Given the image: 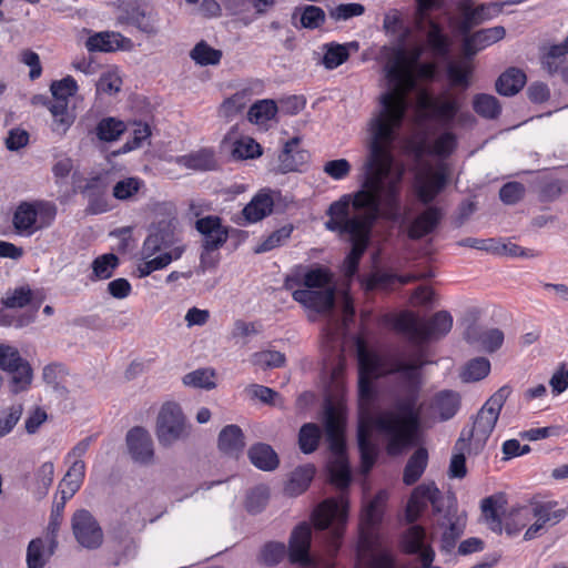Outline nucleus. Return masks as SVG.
<instances>
[{"instance_id":"obj_1","label":"nucleus","mask_w":568,"mask_h":568,"mask_svg":"<svg viewBox=\"0 0 568 568\" xmlns=\"http://www.w3.org/2000/svg\"><path fill=\"white\" fill-rule=\"evenodd\" d=\"M406 52L398 48L385 65L392 90L379 97L381 110L369 122L368 156L357 191L342 195L326 210L324 226L338 236H348L351 250L343 262L344 275L353 277L365 254L374 225L379 219L396 222L402 216V189L405 169L398 166L389 178L394 158L392 146L408 108L403 87L414 89L416 81L405 69Z\"/></svg>"},{"instance_id":"obj_2","label":"nucleus","mask_w":568,"mask_h":568,"mask_svg":"<svg viewBox=\"0 0 568 568\" xmlns=\"http://www.w3.org/2000/svg\"><path fill=\"white\" fill-rule=\"evenodd\" d=\"M425 365L422 355L406 362L394 358L389 362V374H397L399 396L394 400V410H384L367 419L361 418L357 427V445L361 470L367 475L377 458V446L372 440V427L387 438V453L396 456L416 445L420 427L422 407L418 405L422 389L420 369Z\"/></svg>"},{"instance_id":"obj_3","label":"nucleus","mask_w":568,"mask_h":568,"mask_svg":"<svg viewBox=\"0 0 568 568\" xmlns=\"http://www.w3.org/2000/svg\"><path fill=\"white\" fill-rule=\"evenodd\" d=\"M510 394V388L503 386L494 393L477 413L470 428L462 430L456 448L470 446V449L478 454L485 447L498 420L500 410Z\"/></svg>"},{"instance_id":"obj_4","label":"nucleus","mask_w":568,"mask_h":568,"mask_svg":"<svg viewBox=\"0 0 568 568\" xmlns=\"http://www.w3.org/2000/svg\"><path fill=\"white\" fill-rule=\"evenodd\" d=\"M453 327V317L447 311L436 312L429 320L418 318L412 312L400 313L394 321V328L406 335L408 341L420 346L433 339H439Z\"/></svg>"},{"instance_id":"obj_5","label":"nucleus","mask_w":568,"mask_h":568,"mask_svg":"<svg viewBox=\"0 0 568 568\" xmlns=\"http://www.w3.org/2000/svg\"><path fill=\"white\" fill-rule=\"evenodd\" d=\"M348 503L342 496L338 499L328 498L313 511L312 520L317 529L331 528L334 542L338 541L347 520Z\"/></svg>"},{"instance_id":"obj_6","label":"nucleus","mask_w":568,"mask_h":568,"mask_svg":"<svg viewBox=\"0 0 568 568\" xmlns=\"http://www.w3.org/2000/svg\"><path fill=\"white\" fill-rule=\"evenodd\" d=\"M444 510V515L437 520L438 527L443 529L439 548L443 552L450 554L465 531L467 518L464 513L458 511L454 496L447 498Z\"/></svg>"},{"instance_id":"obj_7","label":"nucleus","mask_w":568,"mask_h":568,"mask_svg":"<svg viewBox=\"0 0 568 568\" xmlns=\"http://www.w3.org/2000/svg\"><path fill=\"white\" fill-rule=\"evenodd\" d=\"M185 435V418L180 405L168 402L162 405L156 419L158 440L163 446H171Z\"/></svg>"},{"instance_id":"obj_8","label":"nucleus","mask_w":568,"mask_h":568,"mask_svg":"<svg viewBox=\"0 0 568 568\" xmlns=\"http://www.w3.org/2000/svg\"><path fill=\"white\" fill-rule=\"evenodd\" d=\"M448 183V172L445 165L436 170L427 165L419 169L414 176V190L418 201L424 204H430L446 187Z\"/></svg>"},{"instance_id":"obj_9","label":"nucleus","mask_w":568,"mask_h":568,"mask_svg":"<svg viewBox=\"0 0 568 568\" xmlns=\"http://www.w3.org/2000/svg\"><path fill=\"white\" fill-rule=\"evenodd\" d=\"M428 504L432 505L435 514H440L447 504V499L443 497L434 483L420 484L413 490L406 506L407 520L416 521Z\"/></svg>"},{"instance_id":"obj_10","label":"nucleus","mask_w":568,"mask_h":568,"mask_svg":"<svg viewBox=\"0 0 568 568\" xmlns=\"http://www.w3.org/2000/svg\"><path fill=\"white\" fill-rule=\"evenodd\" d=\"M385 494L378 493L363 509L359 523V542L371 548L377 539V528L383 518Z\"/></svg>"},{"instance_id":"obj_11","label":"nucleus","mask_w":568,"mask_h":568,"mask_svg":"<svg viewBox=\"0 0 568 568\" xmlns=\"http://www.w3.org/2000/svg\"><path fill=\"white\" fill-rule=\"evenodd\" d=\"M175 242V220H161L150 227L149 235L141 248V255L143 258H150L156 253L172 247Z\"/></svg>"},{"instance_id":"obj_12","label":"nucleus","mask_w":568,"mask_h":568,"mask_svg":"<svg viewBox=\"0 0 568 568\" xmlns=\"http://www.w3.org/2000/svg\"><path fill=\"white\" fill-rule=\"evenodd\" d=\"M72 530L77 541L84 548L95 549L103 541V532L95 518L87 509L77 510L72 517Z\"/></svg>"},{"instance_id":"obj_13","label":"nucleus","mask_w":568,"mask_h":568,"mask_svg":"<svg viewBox=\"0 0 568 568\" xmlns=\"http://www.w3.org/2000/svg\"><path fill=\"white\" fill-rule=\"evenodd\" d=\"M118 22L120 24L133 26L148 36H155L159 32L155 16L149 10L146 4L139 1L129 2L122 8Z\"/></svg>"},{"instance_id":"obj_14","label":"nucleus","mask_w":568,"mask_h":568,"mask_svg":"<svg viewBox=\"0 0 568 568\" xmlns=\"http://www.w3.org/2000/svg\"><path fill=\"white\" fill-rule=\"evenodd\" d=\"M312 528L310 524L303 521L298 524L291 532L288 539L287 556L292 564L303 567L313 566L311 557Z\"/></svg>"},{"instance_id":"obj_15","label":"nucleus","mask_w":568,"mask_h":568,"mask_svg":"<svg viewBox=\"0 0 568 568\" xmlns=\"http://www.w3.org/2000/svg\"><path fill=\"white\" fill-rule=\"evenodd\" d=\"M195 229L203 236L202 246L210 250L221 248L229 239V229L222 225V219L217 215L196 220Z\"/></svg>"},{"instance_id":"obj_16","label":"nucleus","mask_w":568,"mask_h":568,"mask_svg":"<svg viewBox=\"0 0 568 568\" xmlns=\"http://www.w3.org/2000/svg\"><path fill=\"white\" fill-rule=\"evenodd\" d=\"M128 450L135 463L150 464L154 457L153 440L150 433L141 427L131 428L125 437Z\"/></svg>"},{"instance_id":"obj_17","label":"nucleus","mask_w":568,"mask_h":568,"mask_svg":"<svg viewBox=\"0 0 568 568\" xmlns=\"http://www.w3.org/2000/svg\"><path fill=\"white\" fill-rule=\"evenodd\" d=\"M293 300L305 308L316 313L329 312L335 303L334 287L321 290H296L293 292Z\"/></svg>"},{"instance_id":"obj_18","label":"nucleus","mask_w":568,"mask_h":568,"mask_svg":"<svg viewBox=\"0 0 568 568\" xmlns=\"http://www.w3.org/2000/svg\"><path fill=\"white\" fill-rule=\"evenodd\" d=\"M132 47V40L116 31L95 32L85 40V49L89 52L108 53L118 50H130Z\"/></svg>"},{"instance_id":"obj_19","label":"nucleus","mask_w":568,"mask_h":568,"mask_svg":"<svg viewBox=\"0 0 568 568\" xmlns=\"http://www.w3.org/2000/svg\"><path fill=\"white\" fill-rule=\"evenodd\" d=\"M444 211L435 205L427 206L410 223L407 235L410 240L417 241L433 233L440 224Z\"/></svg>"},{"instance_id":"obj_20","label":"nucleus","mask_w":568,"mask_h":568,"mask_svg":"<svg viewBox=\"0 0 568 568\" xmlns=\"http://www.w3.org/2000/svg\"><path fill=\"white\" fill-rule=\"evenodd\" d=\"M506 34L504 27L497 26L481 29L475 33L465 36L463 41V50L466 58L474 57L478 51L501 40Z\"/></svg>"},{"instance_id":"obj_21","label":"nucleus","mask_w":568,"mask_h":568,"mask_svg":"<svg viewBox=\"0 0 568 568\" xmlns=\"http://www.w3.org/2000/svg\"><path fill=\"white\" fill-rule=\"evenodd\" d=\"M419 106L432 113L434 118L446 125H450L459 112L460 103L457 99L438 100L424 93L419 98Z\"/></svg>"},{"instance_id":"obj_22","label":"nucleus","mask_w":568,"mask_h":568,"mask_svg":"<svg viewBox=\"0 0 568 568\" xmlns=\"http://www.w3.org/2000/svg\"><path fill=\"white\" fill-rule=\"evenodd\" d=\"M465 338L468 343L476 344L484 351L493 353L500 348L505 336L499 328L471 325L466 329Z\"/></svg>"},{"instance_id":"obj_23","label":"nucleus","mask_w":568,"mask_h":568,"mask_svg":"<svg viewBox=\"0 0 568 568\" xmlns=\"http://www.w3.org/2000/svg\"><path fill=\"white\" fill-rule=\"evenodd\" d=\"M499 4L497 3H484L479 4L476 8H471L466 4L463 7V17L458 24V30L462 34L467 36L471 29L484 22L485 20H489L493 18L491 11H498Z\"/></svg>"},{"instance_id":"obj_24","label":"nucleus","mask_w":568,"mask_h":568,"mask_svg":"<svg viewBox=\"0 0 568 568\" xmlns=\"http://www.w3.org/2000/svg\"><path fill=\"white\" fill-rule=\"evenodd\" d=\"M300 142L301 139L298 136L288 140L278 156L281 166L286 172L298 171L300 166L305 164L308 160V153L298 149Z\"/></svg>"},{"instance_id":"obj_25","label":"nucleus","mask_w":568,"mask_h":568,"mask_svg":"<svg viewBox=\"0 0 568 568\" xmlns=\"http://www.w3.org/2000/svg\"><path fill=\"white\" fill-rule=\"evenodd\" d=\"M85 477V464L82 459L72 460L67 474L60 483V493L63 500H68L80 489Z\"/></svg>"},{"instance_id":"obj_26","label":"nucleus","mask_w":568,"mask_h":568,"mask_svg":"<svg viewBox=\"0 0 568 568\" xmlns=\"http://www.w3.org/2000/svg\"><path fill=\"white\" fill-rule=\"evenodd\" d=\"M57 540L51 538L49 546L42 538L32 539L27 549L28 568H43L47 560L53 555Z\"/></svg>"},{"instance_id":"obj_27","label":"nucleus","mask_w":568,"mask_h":568,"mask_svg":"<svg viewBox=\"0 0 568 568\" xmlns=\"http://www.w3.org/2000/svg\"><path fill=\"white\" fill-rule=\"evenodd\" d=\"M273 206V197L266 192H260L244 206L242 213L248 223H255L270 215Z\"/></svg>"},{"instance_id":"obj_28","label":"nucleus","mask_w":568,"mask_h":568,"mask_svg":"<svg viewBox=\"0 0 568 568\" xmlns=\"http://www.w3.org/2000/svg\"><path fill=\"white\" fill-rule=\"evenodd\" d=\"M526 80L524 71L511 67L498 77L495 87L499 94L513 97L524 88Z\"/></svg>"},{"instance_id":"obj_29","label":"nucleus","mask_w":568,"mask_h":568,"mask_svg":"<svg viewBox=\"0 0 568 568\" xmlns=\"http://www.w3.org/2000/svg\"><path fill=\"white\" fill-rule=\"evenodd\" d=\"M244 435L237 425H227L220 432L219 448L222 453L237 456L244 449Z\"/></svg>"},{"instance_id":"obj_30","label":"nucleus","mask_w":568,"mask_h":568,"mask_svg":"<svg viewBox=\"0 0 568 568\" xmlns=\"http://www.w3.org/2000/svg\"><path fill=\"white\" fill-rule=\"evenodd\" d=\"M176 163L194 171H211L216 166L214 152L210 149L178 156Z\"/></svg>"},{"instance_id":"obj_31","label":"nucleus","mask_w":568,"mask_h":568,"mask_svg":"<svg viewBox=\"0 0 568 568\" xmlns=\"http://www.w3.org/2000/svg\"><path fill=\"white\" fill-rule=\"evenodd\" d=\"M251 463L264 471L274 470L278 466V457L275 450L267 444L257 443L248 449Z\"/></svg>"},{"instance_id":"obj_32","label":"nucleus","mask_w":568,"mask_h":568,"mask_svg":"<svg viewBox=\"0 0 568 568\" xmlns=\"http://www.w3.org/2000/svg\"><path fill=\"white\" fill-rule=\"evenodd\" d=\"M428 464V452L424 447L417 448L408 458L403 473V481L410 486L418 481L423 476Z\"/></svg>"},{"instance_id":"obj_33","label":"nucleus","mask_w":568,"mask_h":568,"mask_svg":"<svg viewBox=\"0 0 568 568\" xmlns=\"http://www.w3.org/2000/svg\"><path fill=\"white\" fill-rule=\"evenodd\" d=\"M37 223L34 204L28 202L21 203L13 214V226L18 233L33 234L38 230Z\"/></svg>"},{"instance_id":"obj_34","label":"nucleus","mask_w":568,"mask_h":568,"mask_svg":"<svg viewBox=\"0 0 568 568\" xmlns=\"http://www.w3.org/2000/svg\"><path fill=\"white\" fill-rule=\"evenodd\" d=\"M184 252L182 246L173 247L170 252L160 253L153 258H145L146 261L139 265V276L146 277L154 271L166 267L172 261L179 260Z\"/></svg>"},{"instance_id":"obj_35","label":"nucleus","mask_w":568,"mask_h":568,"mask_svg":"<svg viewBox=\"0 0 568 568\" xmlns=\"http://www.w3.org/2000/svg\"><path fill=\"white\" fill-rule=\"evenodd\" d=\"M459 406L460 397L456 392L442 390L435 396L434 407L442 420L453 418L457 414Z\"/></svg>"},{"instance_id":"obj_36","label":"nucleus","mask_w":568,"mask_h":568,"mask_svg":"<svg viewBox=\"0 0 568 568\" xmlns=\"http://www.w3.org/2000/svg\"><path fill=\"white\" fill-rule=\"evenodd\" d=\"M119 266V257L113 253L102 254L92 261V282L109 280Z\"/></svg>"},{"instance_id":"obj_37","label":"nucleus","mask_w":568,"mask_h":568,"mask_svg":"<svg viewBox=\"0 0 568 568\" xmlns=\"http://www.w3.org/2000/svg\"><path fill=\"white\" fill-rule=\"evenodd\" d=\"M473 109L481 118L494 120L501 113L498 99L491 94L478 93L473 98Z\"/></svg>"},{"instance_id":"obj_38","label":"nucleus","mask_w":568,"mask_h":568,"mask_svg":"<svg viewBox=\"0 0 568 568\" xmlns=\"http://www.w3.org/2000/svg\"><path fill=\"white\" fill-rule=\"evenodd\" d=\"M222 51L212 48L206 41L201 40L190 51V58L201 67L216 65L221 62Z\"/></svg>"},{"instance_id":"obj_39","label":"nucleus","mask_w":568,"mask_h":568,"mask_svg":"<svg viewBox=\"0 0 568 568\" xmlns=\"http://www.w3.org/2000/svg\"><path fill=\"white\" fill-rule=\"evenodd\" d=\"M278 112V106L274 100L264 99L258 100L251 105L247 112V118L252 123L265 124L274 119Z\"/></svg>"},{"instance_id":"obj_40","label":"nucleus","mask_w":568,"mask_h":568,"mask_svg":"<svg viewBox=\"0 0 568 568\" xmlns=\"http://www.w3.org/2000/svg\"><path fill=\"white\" fill-rule=\"evenodd\" d=\"M332 274L323 266L305 267L303 271L304 290H321L332 287Z\"/></svg>"},{"instance_id":"obj_41","label":"nucleus","mask_w":568,"mask_h":568,"mask_svg":"<svg viewBox=\"0 0 568 568\" xmlns=\"http://www.w3.org/2000/svg\"><path fill=\"white\" fill-rule=\"evenodd\" d=\"M126 130L123 121L112 116L103 118L95 128V133L99 140L104 142L116 141Z\"/></svg>"},{"instance_id":"obj_42","label":"nucleus","mask_w":568,"mask_h":568,"mask_svg":"<svg viewBox=\"0 0 568 568\" xmlns=\"http://www.w3.org/2000/svg\"><path fill=\"white\" fill-rule=\"evenodd\" d=\"M359 283L362 288L366 292L388 290L396 283V274L377 270L361 276Z\"/></svg>"},{"instance_id":"obj_43","label":"nucleus","mask_w":568,"mask_h":568,"mask_svg":"<svg viewBox=\"0 0 568 568\" xmlns=\"http://www.w3.org/2000/svg\"><path fill=\"white\" fill-rule=\"evenodd\" d=\"M287 555L284 542L268 541L264 544L258 552L257 561L266 567L277 566Z\"/></svg>"},{"instance_id":"obj_44","label":"nucleus","mask_w":568,"mask_h":568,"mask_svg":"<svg viewBox=\"0 0 568 568\" xmlns=\"http://www.w3.org/2000/svg\"><path fill=\"white\" fill-rule=\"evenodd\" d=\"M36 302L34 293L29 285H21L11 292H7L1 300V304L7 308H22L28 305L32 307Z\"/></svg>"},{"instance_id":"obj_45","label":"nucleus","mask_w":568,"mask_h":568,"mask_svg":"<svg viewBox=\"0 0 568 568\" xmlns=\"http://www.w3.org/2000/svg\"><path fill=\"white\" fill-rule=\"evenodd\" d=\"M322 430L317 424L306 423L298 432V446L302 453L312 454L318 447Z\"/></svg>"},{"instance_id":"obj_46","label":"nucleus","mask_w":568,"mask_h":568,"mask_svg":"<svg viewBox=\"0 0 568 568\" xmlns=\"http://www.w3.org/2000/svg\"><path fill=\"white\" fill-rule=\"evenodd\" d=\"M331 481L341 489L347 488L351 484V469L347 456L334 457L328 464Z\"/></svg>"},{"instance_id":"obj_47","label":"nucleus","mask_w":568,"mask_h":568,"mask_svg":"<svg viewBox=\"0 0 568 568\" xmlns=\"http://www.w3.org/2000/svg\"><path fill=\"white\" fill-rule=\"evenodd\" d=\"M473 70V65L468 61L450 62L446 68V74L452 85L467 89Z\"/></svg>"},{"instance_id":"obj_48","label":"nucleus","mask_w":568,"mask_h":568,"mask_svg":"<svg viewBox=\"0 0 568 568\" xmlns=\"http://www.w3.org/2000/svg\"><path fill=\"white\" fill-rule=\"evenodd\" d=\"M314 477V468L311 466L298 467L293 473L285 487L290 495H301L307 489Z\"/></svg>"},{"instance_id":"obj_49","label":"nucleus","mask_w":568,"mask_h":568,"mask_svg":"<svg viewBox=\"0 0 568 568\" xmlns=\"http://www.w3.org/2000/svg\"><path fill=\"white\" fill-rule=\"evenodd\" d=\"M183 384L195 388L213 389L216 387L215 371L212 368H199L190 372L184 375Z\"/></svg>"},{"instance_id":"obj_50","label":"nucleus","mask_w":568,"mask_h":568,"mask_svg":"<svg viewBox=\"0 0 568 568\" xmlns=\"http://www.w3.org/2000/svg\"><path fill=\"white\" fill-rule=\"evenodd\" d=\"M18 366L14 371H8L12 374L10 388L13 394L27 390L33 378V371L28 361L24 359Z\"/></svg>"},{"instance_id":"obj_51","label":"nucleus","mask_w":568,"mask_h":568,"mask_svg":"<svg viewBox=\"0 0 568 568\" xmlns=\"http://www.w3.org/2000/svg\"><path fill=\"white\" fill-rule=\"evenodd\" d=\"M325 53L322 63L327 70H334L342 65L349 58L347 45L331 42L324 45Z\"/></svg>"},{"instance_id":"obj_52","label":"nucleus","mask_w":568,"mask_h":568,"mask_svg":"<svg viewBox=\"0 0 568 568\" xmlns=\"http://www.w3.org/2000/svg\"><path fill=\"white\" fill-rule=\"evenodd\" d=\"M481 514L488 525L489 529L494 532L501 534L503 521L498 515V500L496 496H488L481 500Z\"/></svg>"},{"instance_id":"obj_53","label":"nucleus","mask_w":568,"mask_h":568,"mask_svg":"<svg viewBox=\"0 0 568 568\" xmlns=\"http://www.w3.org/2000/svg\"><path fill=\"white\" fill-rule=\"evenodd\" d=\"M490 372V362L485 357H477L469 361L462 373L464 382H478L485 378Z\"/></svg>"},{"instance_id":"obj_54","label":"nucleus","mask_w":568,"mask_h":568,"mask_svg":"<svg viewBox=\"0 0 568 568\" xmlns=\"http://www.w3.org/2000/svg\"><path fill=\"white\" fill-rule=\"evenodd\" d=\"M531 520L529 515V508L523 507L510 513L507 518L503 530L510 536H517L521 529H524Z\"/></svg>"},{"instance_id":"obj_55","label":"nucleus","mask_w":568,"mask_h":568,"mask_svg":"<svg viewBox=\"0 0 568 568\" xmlns=\"http://www.w3.org/2000/svg\"><path fill=\"white\" fill-rule=\"evenodd\" d=\"M232 154L235 159H254L262 154L261 145L252 138H241L234 142Z\"/></svg>"},{"instance_id":"obj_56","label":"nucleus","mask_w":568,"mask_h":568,"mask_svg":"<svg viewBox=\"0 0 568 568\" xmlns=\"http://www.w3.org/2000/svg\"><path fill=\"white\" fill-rule=\"evenodd\" d=\"M78 83L71 75H67L61 80L53 81L50 85V91L53 99L68 101L69 98L74 97L78 92Z\"/></svg>"},{"instance_id":"obj_57","label":"nucleus","mask_w":568,"mask_h":568,"mask_svg":"<svg viewBox=\"0 0 568 568\" xmlns=\"http://www.w3.org/2000/svg\"><path fill=\"white\" fill-rule=\"evenodd\" d=\"M143 186V181L139 178H125L113 186V196L116 200L125 201L133 197Z\"/></svg>"},{"instance_id":"obj_58","label":"nucleus","mask_w":568,"mask_h":568,"mask_svg":"<svg viewBox=\"0 0 568 568\" xmlns=\"http://www.w3.org/2000/svg\"><path fill=\"white\" fill-rule=\"evenodd\" d=\"M293 232L292 225H284L274 232H272L258 246L256 253H264L272 251L273 248L282 245L287 239H290Z\"/></svg>"},{"instance_id":"obj_59","label":"nucleus","mask_w":568,"mask_h":568,"mask_svg":"<svg viewBox=\"0 0 568 568\" xmlns=\"http://www.w3.org/2000/svg\"><path fill=\"white\" fill-rule=\"evenodd\" d=\"M326 14L320 7L307 4L303 8L301 14V26L305 29L314 30L324 24Z\"/></svg>"},{"instance_id":"obj_60","label":"nucleus","mask_w":568,"mask_h":568,"mask_svg":"<svg viewBox=\"0 0 568 568\" xmlns=\"http://www.w3.org/2000/svg\"><path fill=\"white\" fill-rule=\"evenodd\" d=\"M68 375L67 367L61 363H51L43 367L42 378L43 381L51 385L55 390H65L63 386H61V381Z\"/></svg>"},{"instance_id":"obj_61","label":"nucleus","mask_w":568,"mask_h":568,"mask_svg":"<svg viewBox=\"0 0 568 568\" xmlns=\"http://www.w3.org/2000/svg\"><path fill=\"white\" fill-rule=\"evenodd\" d=\"M109 189V174L106 172L99 173L85 180V184L81 187V194L85 197L106 194Z\"/></svg>"},{"instance_id":"obj_62","label":"nucleus","mask_w":568,"mask_h":568,"mask_svg":"<svg viewBox=\"0 0 568 568\" xmlns=\"http://www.w3.org/2000/svg\"><path fill=\"white\" fill-rule=\"evenodd\" d=\"M253 363L263 368H277L285 364V355L278 351H261L253 355Z\"/></svg>"},{"instance_id":"obj_63","label":"nucleus","mask_w":568,"mask_h":568,"mask_svg":"<svg viewBox=\"0 0 568 568\" xmlns=\"http://www.w3.org/2000/svg\"><path fill=\"white\" fill-rule=\"evenodd\" d=\"M373 378L358 376V404L362 410H368L376 399Z\"/></svg>"},{"instance_id":"obj_64","label":"nucleus","mask_w":568,"mask_h":568,"mask_svg":"<svg viewBox=\"0 0 568 568\" xmlns=\"http://www.w3.org/2000/svg\"><path fill=\"white\" fill-rule=\"evenodd\" d=\"M268 501V490L264 486L253 488L246 497L245 507L251 514L261 513Z\"/></svg>"}]
</instances>
